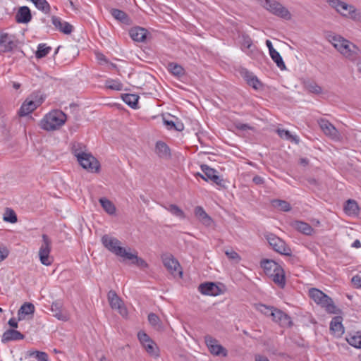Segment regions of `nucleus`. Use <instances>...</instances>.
Segmentation results:
<instances>
[{
    "label": "nucleus",
    "mask_w": 361,
    "mask_h": 361,
    "mask_svg": "<svg viewBox=\"0 0 361 361\" xmlns=\"http://www.w3.org/2000/svg\"><path fill=\"white\" fill-rule=\"evenodd\" d=\"M260 266L264 269L265 274L270 276L280 267V264L272 259H263L260 262Z\"/></svg>",
    "instance_id": "25"
},
{
    "label": "nucleus",
    "mask_w": 361,
    "mask_h": 361,
    "mask_svg": "<svg viewBox=\"0 0 361 361\" xmlns=\"http://www.w3.org/2000/svg\"><path fill=\"white\" fill-rule=\"evenodd\" d=\"M330 330L337 336H341L344 333V327L342 324V317L337 316L333 318L330 323Z\"/></svg>",
    "instance_id": "29"
},
{
    "label": "nucleus",
    "mask_w": 361,
    "mask_h": 361,
    "mask_svg": "<svg viewBox=\"0 0 361 361\" xmlns=\"http://www.w3.org/2000/svg\"><path fill=\"white\" fill-rule=\"evenodd\" d=\"M168 210L174 216L180 217V219H185V215L183 211L178 207L176 204H171L169 205Z\"/></svg>",
    "instance_id": "47"
},
{
    "label": "nucleus",
    "mask_w": 361,
    "mask_h": 361,
    "mask_svg": "<svg viewBox=\"0 0 361 361\" xmlns=\"http://www.w3.org/2000/svg\"><path fill=\"white\" fill-rule=\"evenodd\" d=\"M109 11L111 15L119 22L126 25H129L130 23L131 20L130 17L123 11L118 8H111Z\"/></svg>",
    "instance_id": "32"
},
{
    "label": "nucleus",
    "mask_w": 361,
    "mask_h": 361,
    "mask_svg": "<svg viewBox=\"0 0 361 361\" xmlns=\"http://www.w3.org/2000/svg\"><path fill=\"white\" fill-rule=\"evenodd\" d=\"M118 255L121 257H123L124 259L131 260L132 262L135 260L137 257V255L136 254H133L130 252H128L126 251V248H118Z\"/></svg>",
    "instance_id": "48"
},
{
    "label": "nucleus",
    "mask_w": 361,
    "mask_h": 361,
    "mask_svg": "<svg viewBox=\"0 0 361 361\" xmlns=\"http://www.w3.org/2000/svg\"><path fill=\"white\" fill-rule=\"evenodd\" d=\"M99 203L101 204L104 210L110 215L116 213V207L112 202L105 197L99 199Z\"/></svg>",
    "instance_id": "37"
},
{
    "label": "nucleus",
    "mask_w": 361,
    "mask_h": 361,
    "mask_svg": "<svg viewBox=\"0 0 361 361\" xmlns=\"http://www.w3.org/2000/svg\"><path fill=\"white\" fill-rule=\"evenodd\" d=\"M33 4L37 8L45 14H49L51 11V6L47 0H35Z\"/></svg>",
    "instance_id": "40"
},
{
    "label": "nucleus",
    "mask_w": 361,
    "mask_h": 361,
    "mask_svg": "<svg viewBox=\"0 0 361 361\" xmlns=\"http://www.w3.org/2000/svg\"><path fill=\"white\" fill-rule=\"evenodd\" d=\"M163 123L168 130H173L176 120L171 118L169 119V117L163 116Z\"/></svg>",
    "instance_id": "57"
},
{
    "label": "nucleus",
    "mask_w": 361,
    "mask_h": 361,
    "mask_svg": "<svg viewBox=\"0 0 361 361\" xmlns=\"http://www.w3.org/2000/svg\"><path fill=\"white\" fill-rule=\"evenodd\" d=\"M105 86L108 89L116 91H121L123 89V85L119 80L113 79L106 80Z\"/></svg>",
    "instance_id": "44"
},
{
    "label": "nucleus",
    "mask_w": 361,
    "mask_h": 361,
    "mask_svg": "<svg viewBox=\"0 0 361 361\" xmlns=\"http://www.w3.org/2000/svg\"><path fill=\"white\" fill-rule=\"evenodd\" d=\"M86 146L80 142H74L71 147V152L74 156L76 157L77 159H78L79 155L81 154H85L86 152Z\"/></svg>",
    "instance_id": "42"
},
{
    "label": "nucleus",
    "mask_w": 361,
    "mask_h": 361,
    "mask_svg": "<svg viewBox=\"0 0 361 361\" xmlns=\"http://www.w3.org/2000/svg\"><path fill=\"white\" fill-rule=\"evenodd\" d=\"M326 1L329 4V6L335 8L337 12L345 17L347 16L350 8H353V5L348 4L347 3L340 0H326Z\"/></svg>",
    "instance_id": "19"
},
{
    "label": "nucleus",
    "mask_w": 361,
    "mask_h": 361,
    "mask_svg": "<svg viewBox=\"0 0 361 361\" xmlns=\"http://www.w3.org/2000/svg\"><path fill=\"white\" fill-rule=\"evenodd\" d=\"M319 125L326 135L333 139L338 137L337 129L329 121L322 118L319 121Z\"/></svg>",
    "instance_id": "21"
},
{
    "label": "nucleus",
    "mask_w": 361,
    "mask_h": 361,
    "mask_svg": "<svg viewBox=\"0 0 361 361\" xmlns=\"http://www.w3.org/2000/svg\"><path fill=\"white\" fill-rule=\"evenodd\" d=\"M143 347L149 355L158 356L157 347L153 341H151L149 343L143 345Z\"/></svg>",
    "instance_id": "49"
},
{
    "label": "nucleus",
    "mask_w": 361,
    "mask_h": 361,
    "mask_svg": "<svg viewBox=\"0 0 361 361\" xmlns=\"http://www.w3.org/2000/svg\"><path fill=\"white\" fill-rule=\"evenodd\" d=\"M200 168L204 174L197 173L196 176H199L206 181L211 180L218 185H222L223 180L217 175V171L214 169H212L206 164H202Z\"/></svg>",
    "instance_id": "9"
},
{
    "label": "nucleus",
    "mask_w": 361,
    "mask_h": 361,
    "mask_svg": "<svg viewBox=\"0 0 361 361\" xmlns=\"http://www.w3.org/2000/svg\"><path fill=\"white\" fill-rule=\"evenodd\" d=\"M168 117L173 118L174 120H176V123H175V126H174L173 130H175L176 131H178V132H181V131L183 130L184 125H183V123L180 120H178V118L177 117H176L174 116H172L171 114H168Z\"/></svg>",
    "instance_id": "58"
},
{
    "label": "nucleus",
    "mask_w": 361,
    "mask_h": 361,
    "mask_svg": "<svg viewBox=\"0 0 361 361\" xmlns=\"http://www.w3.org/2000/svg\"><path fill=\"white\" fill-rule=\"evenodd\" d=\"M27 357H35L37 361H49L48 354L39 350H27L25 353V358Z\"/></svg>",
    "instance_id": "35"
},
{
    "label": "nucleus",
    "mask_w": 361,
    "mask_h": 361,
    "mask_svg": "<svg viewBox=\"0 0 361 361\" xmlns=\"http://www.w3.org/2000/svg\"><path fill=\"white\" fill-rule=\"evenodd\" d=\"M309 295L317 305L325 308L326 311L331 314H336L338 309L333 300L322 290L312 288L309 290Z\"/></svg>",
    "instance_id": "3"
},
{
    "label": "nucleus",
    "mask_w": 361,
    "mask_h": 361,
    "mask_svg": "<svg viewBox=\"0 0 361 361\" xmlns=\"http://www.w3.org/2000/svg\"><path fill=\"white\" fill-rule=\"evenodd\" d=\"M291 226L306 235H311L314 233V228L309 224L302 221H294L291 223Z\"/></svg>",
    "instance_id": "27"
},
{
    "label": "nucleus",
    "mask_w": 361,
    "mask_h": 361,
    "mask_svg": "<svg viewBox=\"0 0 361 361\" xmlns=\"http://www.w3.org/2000/svg\"><path fill=\"white\" fill-rule=\"evenodd\" d=\"M129 33L133 40L135 42H145L148 31L143 27H135L131 28Z\"/></svg>",
    "instance_id": "28"
},
{
    "label": "nucleus",
    "mask_w": 361,
    "mask_h": 361,
    "mask_svg": "<svg viewBox=\"0 0 361 361\" xmlns=\"http://www.w3.org/2000/svg\"><path fill=\"white\" fill-rule=\"evenodd\" d=\"M12 35L7 33H0V53L11 51L16 47Z\"/></svg>",
    "instance_id": "14"
},
{
    "label": "nucleus",
    "mask_w": 361,
    "mask_h": 361,
    "mask_svg": "<svg viewBox=\"0 0 361 361\" xmlns=\"http://www.w3.org/2000/svg\"><path fill=\"white\" fill-rule=\"evenodd\" d=\"M271 317L274 322L278 323L282 327H290L293 326L291 317L278 308L275 307V309L272 310Z\"/></svg>",
    "instance_id": "11"
},
{
    "label": "nucleus",
    "mask_w": 361,
    "mask_h": 361,
    "mask_svg": "<svg viewBox=\"0 0 361 361\" xmlns=\"http://www.w3.org/2000/svg\"><path fill=\"white\" fill-rule=\"evenodd\" d=\"M346 341L351 346L361 348V331H357L354 334H349L346 337Z\"/></svg>",
    "instance_id": "36"
},
{
    "label": "nucleus",
    "mask_w": 361,
    "mask_h": 361,
    "mask_svg": "<svg viewBox=\"0 0 361 361\" xmlns=\"http://www.w3.org/2000/svg\"><path fill=\"white\" fill-rule=\"evenodd\" d=\"M269 55L273 61L276 64L278 68H279L282 71L286 69V66L281 54L276 50L274 51H272V52L270 53Z\"/></svg>",
    "instance_id": "38"
},
{
    "label": "nucleus",
    "mask_w": 361,
    "mask_h": 361,
    "mask_svg": "<svg viewBox=\"0 0 361 361\" xmlns=\"http://www.w3.org/2000/svg\"><path fill=\"white\" fill-rule=\"evenodd\" d=\"M164 267L171 274L175 275L178 269L180 268V264L172 255H164L161 257Z\"/></svg>",
    "instance_id": "17"
},
{
    "label": "nucleus",
    "mask_w": 361,
    "mask_h": 361,
    "mask_svg": "<svg viewBox=\"0 0 361 361\" xmlns=\"http://www.w3.org/2000/svg\"><path fill=\"white\" fill-rule=\"evenodd\" d=\"M271 203L274 207L279 208L283 212H289L291 210L290 204L286 200L276 199L272 200Z\"/></svg>",
    "instance_id": "41"
},
{
    "label": "nucleus",
    "mask_w": 361,
    "mask_h": 361,
    "mask_svg": "<svg viewBox=\"0 0 361 361\" xmlns=\"http://www.w3.org/2000/svg\"><path fill=\"white\" fill-rule=\"evenodd\" d=\"M148 321L149 324L153 326H160L161 321L159 317L154 313H149L148 314Z\"/></svg>",
    "instance_id": "53"
},
{
    "label": "nucleus",
    "mask_w": 361,
    "mask_h": 361,
    "mask_svg": "<svg viewBox=\"0 0 361 361\" xmlns=\"http://www.w3.org/2000/svg\"><path fill=\"white\" fill-rule=\"evenodd\" d=\"M51 21L56 29L65 35H70L73 30L72 25L68 22H62L59 17L53 16Z\"/></svg>",
    "instance_id": "18"
},
{
    "label": "nucleus",
    "mask_w": 361,
    "mask_h": 361,
    "mask_svg": "<svg viewBox=\"0 0 361 361\" xmlns=\"http://www.w3.org/2000/svg\"><path fill=\"white\" fill-rule=\"evenodd\" d=\"M225 254L227 256V257L228 259H230L235 260L237 262L240 260V255L235 251H234L233 250H226L225 252Z\"/></svg>",
    "instance_id": "60"
},
{
    "label": "nucleus",
    "mask_w": 361,
    "mask_h": 361,
    "mask_svg": "<svg viewBox=\"0 0 361 361\" xmlns=\"http://www.w3.org/2000/svg\"><path fill=\"white\" fill-rule=\"evenodd\" d=\"M108 300L112 309L118 310L122 316H126L128 314L127 309L123 306V302L115 290L109 291Z\"/></svg>",
    "instance_id": "10"
},
{
    "label": "nucleus",
    "mask_w": 361,
    "mask_h": 361,
    "mask_svg": "<svg viewBox=\"0 0 361 361\" xmlns=\"http://www.w3.org/2000/svg\"><path fill=\"white\" fill-rule=\"evenodd\" d=\"M273 309H275V307L273 306H267V305H263V304H259L258 307H257V310L260 312H262L264 315L269 316V317L271 316V312H272Z\"/></svg>",
    "instance_id": "52"
},
{
    "label": "nucleus",
    "mask_w": 361,
    "mask_h": 361,
    "mask_svg": "<svg viewBox=\"0 0 361 361\" xmlns=\"http://www.w3.org/2000/svg\"><path fill=\"white\" fill-rule=\"evenodd\" d=\"M9 254L8 250L6 247H0V262L4 260Z\"/></svg>",
    "instance_id": "62"
},
{
    "label": "nucleus",
    "mask_w": 361,
    "mask_h": 361,
    "mask_svg": "<svg viewBox=\"0 0 361 361\" xmlns=\"http://www.w3.org/2000/svg\"><path fill=\"white\" fill-rule=\"evenodd\" d=\"M51 240L46 234L42 235V244L39 248V257L41 263L45 266L51 265L53 260L49 254L51 252Z\"/></svg>",
    "instance_id": "7"
},
{
    "label": "nucleus",
    "mask_w": 361,
    "mask_h": 361,
    "mask_svg": "<svg viewBox=\"0 0 361 361\" xmlns=\"http://www.w3.org/2000/svg\"><path fill=\"white\" fill-rule=\"evenodd\" d=\"M31 101H33L37 106L42 104L45 99V96L41 91L33 92L28 97Z\"/></svg>",
    "instance_id": "45"
},
{
    "label": "nucleus",
    "mask_w": 361,
    "mask_h": 361,
    "mask_svg": "<svg viewBox=\"0 0 361 361\" xmlns=\"http://www.w3.org/2000/svg\"><path fill=\"white\" fill-rule=\"evenodd\" d=\"M168 69L170 73L177 77L183 76L185 74L184 68L180 65L176 63H169Z\"/></svg>",
    "instance_id": "39"
},
{
    "label": "nucleus",
    "mask_w": 361,
    "mask_h": 361,
    "mask_svg": "<svg viewBox=\"0 0 361 361\" xmlns=\"http://www.w3.org/2000/svg\"><path fill=\"white\" fill-rule=\"evenodd\" d=\"M343 209L348 215H357L360 210L357 202L351 199H349L345 202Z\"/></svg>",
    "instance_id": "33"
},
{
    "label": "nucleus",
    "mask_w": 361,
    "mask_h": 361,
    "mask_svg": "<svg viewBox=\"0 0 361 361\" xmlns=\"http://www.w3.org/2000/svg\"><path fill=\"white\" fill-rule=\"evenodd\" d=\"M196 218L204 226H210L213 222L212 219L206 213L201 206H197L194 209Z\"/></svg>",
    "instance_id": "24"
},
{
    "label": "nucleus",
    "mask_w": 361,
    "mask_h": 361,
    "mask_svg": "<svg viewBox=\"0 0 361 361\" xmlns=\"http://www.w3.org/2000/svg\"><path fill=\"white\" fill-rule=\"evenodd\" d=\"M155 153L161 159H169L171 157V149L167 144L161 140L157 141L155 145Z\"/></svg>",
    "instance_id": "22"
},
{
    "label": "nucleus",
    "mask_w": 361,
    "mask_h": 361,
    "mask_svg": "<svg viewBox=\"0 0 361 361\" xmlns=\"http://www.w3.org/2000/svg\"><path fill=\"white\" fill-rule=\"evenodd\" d=\"M198 290L203 295L214 296L218 295L221 291L219 286L213 282H205L201 283L198 286Z\"/></svg>",
    "instance_id": "20"
},
{
    "label": "nucleus",
    "mask_w": 361,
    "mask_h": 361,
    "mask_svg": "<svg viewBox=\"0 0 361 361\" xmlns=\"http://www.w3.org/2000/svg\"><path fill=\"white\" fill-rule=\"evenodd\" d=\"M263 6L272 14L286 20L291 18L289 11L281 4L275 0H265Z\"/></svg>",
    "instance_id": "5"
},
{
    "label": "nucleus",
    "mask_w": 361,
    "mask_h": 361,
    "mask_svg": "<svg viewBox=\"0 0 361 361\" xmlns=\"http://www.w3.org/2000/svg\"><path fill=\"white\" fill-rule=\"evenodd\" d=\"M233 125L235 129L241 131H246L247 130H254L255 129L254 127L250 126V125L246 123H242L240 122H235Z\"/></svg>",
    "instance_id": "55"
},
{
    "label": "nucleus",
    "mask_w": 361,
    "mask_h": 361,
    "mask_svg": "<svg viewBox=\"0 0 361 361\" xmlns=\"http://www.w3.org/2000/svg\"><path fill=\"white\" fill-rule=\"evenodd\" d=\"M50 310L53 317L60 321L66 322L69 319L68 312L63 308V304L61 300H56L52 302Z\"/></svg>",
    "instance_id": "13"
},
{
    "label": "nucleus",
    "mask_w": 361,
    "mask_h": 361,
    "mask_svg": "<svg viewBox=\"0 0 361 361\" xmlns=\"http://www.w3.org/2000/svg\"><path fill=\"white\" fill-rule=\"evenodd\" d=\"M51 50V47L47 46L46 44H39L37 47V50L35 52L37 59H42L45 57Z\"/></svg>",
    "instance_id": "43"
},
{
    "label": "nucleus",
    "mask_w": 361,
    "mask_h": 361,
    "mask_svg": "<svg viewBox=\"0 0 361 361\" xmlns=\"http://www.w3.org/2000/svg\"><path fill=\"white\" fill-rule=\"evenodd\" d=\"M25 338V336L21 334L20 331L13 329H9L4 331L1 337V342L4 343H8L13 341H19Z\"/></svg>",
    "instance_id": "23"
},
{
    "label": "nucleus",
    "mask_w": 361,
    "mask_h": 361,
    "mask_svg": "<svg viewBox=\"0 0 361 361\" xmlns=\"http://www.w3.org/2000/svg\"><path fill=\"white\" fill-rule=\"evenodd\" d=\"M346 17L355 21L361 22V12L356 9L354 6H353V8H350L348 11Z\"/></svg>",
    "instance_id": "50"
},
{
    "label": "nucleus",
    "mask_w": 361,
    "mask_h": 361,
    "mask_svg": "<svg viewBox=\"0 0 361 361\" xmlns=\"http://www.w3.org/2000/svg\"><path fill=\"white\" fill-rule=\"evenodd\" d=\"M269 277L279 288H283L286 286L285 271L281 265L273 275H271Z\"/></svg>",
    "instance_id": "26"
},
{
    "label": "nucleus",
    "mask_w": 361,
    "mask_h": 361,
    "mask_svg": "<svg viewBox=\"0 0 361 361\" xmlns=\"http://www.w3.org/2000/svg\"><path fill=\"white\" fill-rule=\"evenodd\" d=\"M35 310V308L32 303H23L18 311V320L20 321L24 319L26 315L33 314Z\"/></svg>",
    "instance_id": "31"
},
{
    "label": "nucleus",
    "mask_w": 361,
    "mask_h": 361,
    "mask_svg": "<svg viewBox=\"0 0 361 361\" xmlns=\"http://www.w3.org/2000/svg\"><path fill=\"white\" fill-rule=\"evenodd\" d=\"M271 317L274 322L278 323L282 327H290L293 326L291 317L278 308L275 307V309L272 310Z\"/></svg>",
    "instance_id": "12"
},
{
    "label": "nucleus",
    "mask_w": 361,
    "mask_h": 361,
    "mask_svg": "<svg viewBox=\"0 0 361 361\" xmlns=\"http://www.w3.org/2000/svg\"><path fill=\"white\" fill-rule=\"evenodd\" d=\"M3 219L4 221L11 224L16 223L18 221L16 212L12 209L10 208H6Z\"/></svg>",
    "instance_id": "46"
},
{
    "label": "nucleus",
    "mask_w": 361,
    "mask_h": 361,
    "mask_svg": "<svg viewBox=\"0 0 361 361\" xmlns=\"http://www.w3.org/2000/svg\"><path fill=\"white\" fill-rule=\"evenodd\" d=\"M38 106H37L33 101H31L29 98H27L22 104L21 107L18 111V116H25L29 114L32 113L34 110H35Z\"/></svg>",
    "instance_id": "30"
},
{
    "label": "nucleus",
    "mask_w": 361,
    "mask_h": 361,
    "mask_svg": "<svg viewBox=\"0 0 361 361\" xmlns=\"http://www.w3.org/2000/svg\"><path fill=\"white\" fill-rule=\"evenodd\" d=\"M352 283L354 287L359 288H361V277L358 275L354 276L351 279Z\"/></svg>",
    "instance_id": "63"
},
{
    "label": "nucleus",
    "mask_w": 361,
    "mask_h": 361,
    "mask_svg": "<svg viewBox=\"0 0 361 361\" xmlns=\"http://www.w3.org/2000/svg\"><path fill=\"white\" fill-rule=\"evenodd\" d=\"M132 264L137 266L141 269L148 268L149 267V264L147 263V262L142 258L139 257L138 256L135 260L132 262Z\"/></svg>",
    "instance_id": "59"
},
{
    "label": "nucleus",
    "mask_w": 361,
    "mask_h": 361,
    "mask_svg": "<svg viewBox=\"0 0 361 361\" xmlns=\"http://www.w3.org/2000/svg\"><path fill=\"white\" fill-rule=\"evenodd\" d=\"M123 101L128 104L130 107L134 109L139 108L138 100L139 96L135 94H123L121 95Z\"/></svg>",
    "instance_id": "34"
},
{
    "label": "nucleus",
    "mask_w": 361,
    "mask_h": 361,
    "mask_svg": "<svg viewBox=\"0 0 361 361\" xmlns=\"http://www.w3.org/2000/svg\"><path fill=\"white\" fill-rule=\"evenodd\" d=\"M329 42L345 58L355 61L361 54V50L355 44L340 35H329Z\"/></svg>",
    "instance_id": "1"
},
{
    "label": "nucleus",
    "mask_w": 361,
    "mask_h": 361,
    "mask_svg": "<svg viewBox=\"0 0 361 361\" xmlns=\"http://www.w3.org/2000/svg\"><path fill=\"white\" fill-rule=\"evenodd\" d=\"M242 74L244 79L246 80L247 83H248L251 80V76H255L252 72H250L247 70H245L243 72H242Z\"/></svg>",
    "instance_id": "64"
},
{
    "label": "nucleus",
    "mask_w": 361,
    "mask_h": 361,
    "mask_svg": "<svg viewBox=\"0 0 361 361\" xmlns=\"http://www.w3.org/2000/svg\"><path fill=\"white\" fill-rule=\"evenodd\" d=\"M67 118L65 114L61 110H55L47 114L41 121L42 129L51 131L54 130L63 126Z\"/></svg>",
    "instance_id": "2"
},
{
    "label": "nucleus",
    "mask_w": 361,
    "mask_h": 361,
    "mask_svg": "<svg viewBox=\"0 0 361 361\" xmlns=\"http://www.w3.org/2000/svg\"><path fill=\"white\" fill-rule=\"evenodd\" d=\"M137 338L142 345L152 341L145 332L142 331L138 332Z\"/></svg>",
    "instance_id": "54"
},
{
    "label": "nucleus",
    "mask_w": 361,
    "mask_h": 361,
    "mask_svg": "<svg viewBox=\"0 0 361 361\" xmlns=\"http://www.w3.org/2000/svg\"><path fill=\"white\" fill-rule=\"evenodd\" d=\"M277 133L278 135L282 138H286V140H290L292 138V135L288 130L278 129Z\"/></svg>",
    "instance_id": "61"
},
{
    "label": "nucleus",
    "mask_w": 361,
    "mask_h": 361,
    "mask_svg": "<svg viewBox=\"0 0 361 361\" xmlns=\"http://www.w3.org/2000/svg\"><path fill=\"white\" fill-rule=\"evenodd\" d=\"M77 160L80 165L88 171L99 172L100 164L91 153L81 154Z\"/></svg>",
    "instance_id": "6"
},
{
    "label": "nucleus",
    "mask_w": 361,
    "mask_h": 361,
    "mask_svg": "<svg viewBox=\"0 0 361 361\" xmlns=\"http://www.w3.org/2000/svg\"><path fill=\"white\" fill-rule=\"evenodd\" d=\"M32 13L29 7L26 6H20L18 9L15 20L18 23L27 24L32 20Z\"/></svg>",
    "instance_id": "15"
},
{
    "label": "nucleus",
    "mask_w": 361,
    "mask_h": 361,
    "mask_svg": "<svg viewBox=\"0 0 361 361\" xmlns=\"http://www.w3.org/2000/svg\"><path fill=\"white\" fill-rule=\"evenodd\" d=\"M102 243L106 248L117 256L118 255V249L123 248V247L119 245L121 243L118 239L109 237L108 235L102 236Z\"/></svg>",
    "instance_id": "16"
},
{
    "label": "nucleus",
    "mask_w": 361,
    "mask_h": 361,
    "mask_svg": "<svg viewBox=\"0 0 361 361\" xmlns=\"http://www.w3.org/2000/svg\"><path fill=\"white\" fill-rule=\"evenodd\" d=\"M306 88L310 92L319 94L322 92V89L317 83L312 82L306 85Z\"/></svg>",
    "instance_id": "51"
},
{
    "label": "nucleus",
    "mask_w": 361,
    "mask_h": 361,
    "mask_svg": "<svg viewBox=\"0 0 361 361\" xmlns=\"http://www.w3.org/2000/svg\"><path fill=\"white\" fill-rule=\"evenodd\" d=\"M266 239L268 241L270 247L276 252L286 255L291 256L292 250L288 246L284 240L279 238L273 233L266 235Z\"/></svg>",
    "instance_id": "4"
},
{
    "label": "nucleus",
    "mask_w": 361,
    "mask_h": 361,
    "mask_svg": "<svg viewBox=\"0 0 361 361\" xmlns=\"http://www.w3.org/2000/svg\"><path fill=\"white\" fill-rule=\"evenodd\" d=\"M251 77V80L247 83L250 86H251L255 90H259L260 87H262V82L259 81V80L257 78L256 75Z\"/></svg>",
    "instance_id": "56"
},
{
    "label": "nucleus",
    "mask_w": 361,
    "mask_h": 361,
    "mask_svg": "<svg viewBox=\"0 0 361 361\" xmlns=\"http://www.w3.org/2000/svg\"><path fill=\"white\" fill-rule=\"evenodd\" d=\"M204 342L209 351L213 355L222 357L228 355V350L223 345L219 344V341L210 335L204 336Z\"/></svg>",
    "instance_id": "8"
}]
</instances>
